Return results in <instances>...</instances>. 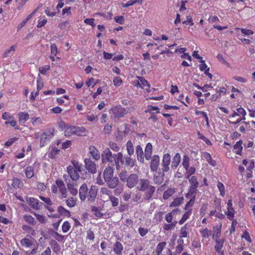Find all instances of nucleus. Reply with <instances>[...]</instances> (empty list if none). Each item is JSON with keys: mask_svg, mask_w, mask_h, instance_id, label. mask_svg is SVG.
Segmentation results:
<instances>
[{"mask_svg": "<svg viewBox=\"0 0 255 255\" xmlns=\"http://www.w3.org/2000/svg\"><path fill=\"white\" fill-rule=\"evenodd\" d=\"M137 189L144 192L143 199L146 201L151 199L155 191V187L150 184L149 180L144 178L139 180Z\"/></svg>", "mask_w": 255, "mask_h": 255, "instance_id": "nucleus-1", "label": "nucleus"}, {"mask_svg": "<svg viewBox=\"0 0 255 255\" xmlns=\"http://www.w3.org/2000/svg\"><path fill=\"white\" fill-rule=\"evenodd\" d=\"M101 157L103 163L109 162L110 166H114L116 165L118 167L120 166L119 162L122 159V153L119 152L117 154H113L109 148H106L103 152Z\"/></svg>", "mask_w": 255, "mask_h": 255, "instance_id": "nucleus-2", "label": "nucleus"}, {"mask_svg": "<svg viewBox=\"0 0 255 255\" xmlns=\"http://www.w3.org/2000/svg\"><path fill=\"white\" fill-rule=\"evenodd\" d=\"M72 165H69L67 167V175L72 181H77L80 178L79 172L83 170V166L79 162L72 161Z\"/></svg>", "mask_w": 255, "mask_h": 255, "instance_id": "nucleus-3", "label": "nucleus"}, {"mask_svg": "<svg viewBox=\"0 0 255 255\" xmlns=\"http://www.w3.org/2000/svg\"><path fill=\"white\" fill-rule=\"evenodd\" d=\"M63 178L69 192L73 196H76L78 194V190L77 188L78 184L77 181H72L66 174L63 175Z\"/></svg>", "mask_w": 255, "mask_h": 255, "instance_id": "nucleus-4", "label": "nucleus"}, {"mask_svg": "<svg viewBox=\"0 0 255 255\" xmlns=\"http://www.w3.org/2000/svg\"><path fill=\"white\" fill-rule=\"evenodd\" d=\"M55 129L54 128H48L44 130L41 134L40 137V147L44 146L45 144L50 142L54 136Z\"/></svg>", "mask_w": 255, "mask_h": 255, "instance_id": "nucleus-5", "label": "nucleus"}, {"mask_svg": "<svg viewBox=\"0 0 255 255\" xmlns=\"http://www.w3.org/2000/svg\"><path fill=\"white\" fill-rule=\"evenodd\" d=\"M187 179L189 180L190 186L188 189V192L186 196L187 197L188 196H192L193 195H196L197 191V188L199 186V182L197 177L195 176H192L191 177Z\"/></svg>", "mask_w": 255, "mask_h": 255, "instance_id": "nucleus-6", "label": "nucleus"}, {"mask_svg": "<svg viewBox=\"0 0 255 255\" xmlns=\"http://www.w3.org/2000/svg\"><path fill=\"white\" fill-rule=\"evenodd\" d=\"M85 129L83 127H77L75 126H67L65 130V135L70 136L72 134L80 135L81 133H83Z\"/></svg>", "mask_w": 255, "mask_h": 255, "instance_id": "nucleus-7", "label": "nucleus"}, {"mask_svg": "<svg viewBox=\"0 0 255 255\" xmlns=\"http://www.w3.org/2000/svg\"><path fill=\"white\" fill-rule=\"evenodd\" d=\"M112 114L116 118H121L124 117L128 113V111L121 106H117L112 108L111 110Z\"/></svg>", "mask_w": 255, "mask_h": 255, "instance_id": "nucleus-8", "label": "nucleus"}, {"mask_svg": "<svg viewBox=\"0 0 255 255\" xmlns=\"http://www.w3.org/2000/svg\"><path fill=\"white\" fill-rule=\"evenodd\" d=\"M171 163V156L169 153L164 154L161 162L163 172H167L170 169L169 165Z\"/></svg>", "mask_w": 255, "mask_h": 255, "instance_id": "nucleus-9", "label": "nucleus"}, {"mask_svg": "<svg viewBox=\"0 0 255 255\" xmlns=\"http://www.w3.org/2000/svg\"><path fill=\"white\" fill-rule=\"evenodd\" d=\"M56 184L57 185L58 189L60 191V198L61 199L66 198L68 195V192L63 181L59 179L56 180Z\"/></svg>", "mask_w": 255, "mask_h": 255, "instance_id": "nucleus-10", "label": "nucleus"}, {"mask_svg": "<svg viewBox=\"0 0 255 255\" xmlns=\"http://www.w3.org/2000/svg\"><path fill=\"white\" fill-rule=\"evenodd\" d=\"M138 182H139V180L137 174L132 173L128 177V180L127 181V186L129 188H132L135 186Z\"/></svg>", "mask_w": 255, "mask_h": 255, "instance_id": "nucleus-11", "label": "nucleus"}, {"mask_svg": "<svg viewBox=\"0 0 255 255\" xmlns=\"http://www.w3.org/2000/svg\"><path fill=\"white\" fill-rule=\"evenodd\" d=\"M98 190V188L97 186L92 185L91 186L87 197L89 202L92 203L95 201L97 197Z\"/></svg>", "mask_w": 255, "mask_h": 255, "instance_id": "nucleus-12", "label": "nucleus"}, {"mask_svg": "<svg viewBox=\"0 0 255 255\" xmlns=\"http://www.w3.org/2000/svg\"><path fill=\"white\" fill-rule=\"evenodd\" d=\"M160 162L159 156L157 155H154L151 157L150 164V170L152 171H155L157 170Z\"/></svg>", "mask_w": 255, "mask_h": 255, "instance_id": "nucleus-13", "label": "nucleus"}, {"mask_svg": "<svg viewBox=\"0 0 255 255\" xmlns=\"http://www.w3.org/2000/svg\"><path fill=\"white\" fill-rule=\"evenodd\" d=\"M120 161L122 164L130 167H132L135 164V160L132 158L130 155H126L123 157L122 154V159L120 160Z\"/></svg>", "mask_w": 255, "mask_h": 255, "instance_id": "nucleus-14", "label": "nucleus"}, {"mask_svg": "<svg viewBox=\"0 0 255 255\" xmlns=\"http://www.w3.org/2000/svg\"><path fill=\"white\" fill-rule=\"evenodd\" d=\"M227 206L228 210L227 212L225 213V214H226L228 219L230 220H233L234 218L235 211L233 207V203L231 199L228 200Z\"/></svg>", "mask_w": 255, "mask_h": 255, "instance_id": "nucleus-15", "label": "nucleus"}, {"mask_svg": "<svg viewBox=\"0 0 255 255\" xmlns=\"http://www.w3.org/2000/svg\"><path fill=\"white\" fill-rule=\"evenodd\" d=\"M26 201L29 205L35 210H39L41 208L42 203L36 198H29Z\"/></svg>", "mask_w": 255, "mask_h": 255, "instance_id": "nucleus-16", "label": "nucleus"}, {"mask_svg": "<svg viewBox=\"0 0 255 255\" xmlns=\"http://www.w3.org/2000/svg\"><path fill=\"white\" fill-rule=\"evenodd\" d=\"M88 188L87 184H83L79 189V197L81 201H84L88 195Z\"/></svg>", "mask_w": 255, "mask_h": 255, "instance_id": "nucleus-17", "label": "nucleus"}, {"mask_svg": "<svg viewBox=\"0 0 255 255\" xmlns=\"http://www.w3.org/2000/svg\"><path fill=\"white\" fill-rule=\"evenodd\" d=\"M35 242H36V241L34 239L28 236L20 241V244L22 246L28 248L31 247Z\"/></svg>", "mask_w": 255, "mask_h": 255, "instance_id": "nucleus-18", "label": "nucleus"}, {"mask_svg": "<svg viewBox=\"0 0 255 255\" xmlns=\"http://www.w3.org/2000/svg\"><path fill=\"white\" fill-rule=\"evenodd\" d=\"M216 245L215 246V250L220 255H223L222 249L224 246L225 240L224 239H215Z\"/></svg>", "mask_w": 255, "mask_h": 255, "instance_id": "nucleus-19", "label": "nucleus"}, {"mask_svg": "<svg viewBox=\"0 0 255 255\" xmlns=\"http://www.w3.org/2000/svg\"><path fill=\"white\" fill-rule=\"evenodd\" d=\"M85 164L86 169L89 172L94 173L96 172V165L90 159H86Z\"/></svg>", "mask_w": 255, "mask_h": 255, "instance_id": "nucleus-20", "label": "nucleus"}, {"mask_svg": "<svg viewBox=\"0 0 255 255\" xmlns=\"http://www.w3.org/2000/svg\"><path fill=\"white\" fill-rule=\"evenodd\" d=\"M113 166H108L104 171V178L105 181L112 178L114 175V169Z\"/></svg>", "mask_w": 255, "mask_h": 255, "instance_id": "nucleus-21", "label": "nucleus"}, {"mask_svg": "<svg viewBox=\"0 0 255 255\" xmlns=\"http://www.w3.org/2000/svg\"><path fill=\"white\" fill-rule=\"evenodd\" d=\"M89 153L91 156L95 160H98L100 158V154L98 150L93 145H91L89 147Z\"/></svg>", "mask_w": 255, "mask_h": 255, "instance_id": "nucleus-22", "label": "nucleus"}, {"mask_svg": "<svg viewBox=\"0 0 255 255\" xmlns=\"http://www.w3.org/2000/svg\"><path fill=\"white\" fill-rule=\"evenodd\" d=\"M110 188H115L119 184V180L117 177H113L105 181Z\"/></svg>", "mask_w": 255, "mask_h": 255, "instance_id": "nucleus-23", "label": "nucleus"}, {"mask_svg": "<svg viewBox=\"0 0 255 255\" xmlns=\"http://www.w3.org/2000/svg\"><path fill=\"white\" fill-rule=\"evenodd\" d=\"M152 153V145L151 143L148 142L147 143L144 153V158L147 160H149L151 157Z\"/></svg>", "mask_w": 255, "mask_h": 255, "instance_id": "nucleus-24", "label": "nucleus"}, {"mask_svg": "<svg viewBox=\"0 0 255 255\" xmlns=\"http://www.w3.org/2000/svg\"><path fill=\"white\" fill-rule=\"evenodd\" d=\"M164 177V172H159L157 174H154L153 177L154 183L157 185L161 184L163 180Z\"/></svg>", "mask_w": 255, "mask_h": 255, "instance_id": "nucleus-25", "label": "nucleus"}, {"mask_svg": "<svg viewBox=\"0 0 255 255\" xmlns=\"http://www.w3.org/2000/svg\"><path fill=\"white\" fill-rule=\"evenodd\" d=\"M181 161V156L179 153H177L172 158L171 167L175 170L177 168Z\"/></svg>", "mask_w": 255, "mask_h": 255, "instance_id": "nucleus-26", "label": "nucleus"}, {"mask_svg": "<svg viewBox=\"0 0 255 255\" xmlns=\"http://www.w3.org/2000/svg\"><path fill=\"white\" fill-rule=\"evenodd\" d=\"M136 154L137 155V160L141 163H143L144 159V153L143 151V149L141 146L139 145H137L136 147Z\"/></svg>", "mask_w": 255, "mask_h": 255, "instance_id": "nucleus-27", "label": "nucleus"}, {"mask_svg": "<svg viewBox=\"0 0 255 255\" xmlns=\"http://www.w3.org/2000/svg\"><path fill=\"white\" fill-rule=\"evenodd\" d=\"M190 227V225L187 223L180 228L179 231V237L180 238L187 237Z\"/></svg>", "mask_w": 255, "mask_h": 255, "instance_id": "nucleus-28", "label": "nucleus"}, {"mask_svg": "<svg viewBox=\"0 0 255 255\" xmlns=\"http://www.w3.org/2000/svg\"><path fill=\"white\" fill-rule=\"evenodd\" d=\"M124 250V247L122 244L120 242H116L113 245V251L118 255L122 254V251Z\"/></svg>", "mask_w": 255, "mask_h": 255, "instance_id": "nucleus-29", "label": "nucleus"}, {"mask_svg": "<svg viewBox=\"0 0 255 255\" xmlns=\"http://www.w3.org/2000/svg\"><path fill=\"white\" fill-rule=\"evenodd\" d=\"M18 117L19 119V123L20 124H23L29 119V115L27 113L20 112L18 114Z\"/></svg>", "mask_w": 255, "mask_h": 255, "instance_id": "nucleus-30", "label": "nucleus"}, {"mask_svg": "<svg viewBox=\"0 0 255 255\" xmlns=\"http://www.w3.org/2000/svg\"><path fill=\"white\" fill-rule=\"evenodd\" d=\"M203 157L206 160V161L212 166H214L216 165V161L213 160L211 154L207 152L203 153Z\"/></svg>", "mask_w": 255, "mask_h": 255, "instance_id": "nucleus-31", "label": "nucleus"}, {"mask_svg": "<svg viewBox=\"0 0 255 255\" xmlns=\"http://www.w3.org/2000/svg\"><path fill=\"white\" fill-rule=\"evenodd\" d=\"M178 211H179V210L178 209H176L175 210H173L171 212L167 214L165 218L166 221L168 223H172L174 221L173 220V215H174L175 213Z\"/></svg>", "mask_w": 255, "mask_h": 255, "instance_id": "nucleus-32", "label": "nucleus"}, {"mask_svg": "<svg viewBox=\"0 0 255 255\" xmlns=\"http://www.w3.org/2000/svg\"><path fill=\"white\" fill-rule=\"evenodd\" d=\"M58 212L62 216H64L66 217H70L71 216L70 212L65 209L63 206H59L57 208Z\"/></svg>", "mask_w": 255, "mask_h": 255, "instance_id": "nucleus-33", "label": "nucleus"}, {"mask_svg": "<svg viewBox=\"0 0 255 255\" xmlns=\"http://www.w3.org/2000/svg\"><path fill=\"white\" fill-rule=\"evenodd\" d=\"M16 49L15 45H12L9 49H6L3 54V57L5 58L11 56Z\"/></svg>", "mask_w": 255, "mask_h": 255, "instance_id": "nucleus-34", "label": "nucleus"}, {"mask_svg": "<svg viewBox=\"0 0 255 255\" xmlns=\"http://www.w3.org/2000/svg\"><path fill=\"white\" fill-rule=\"evenodd\" d=\"M242 141L240 140L236 142V144L234 146V152L237 154L240 155L243 149L242 146Z\"/></svg>", "mask_w": 255, "mask_h": 255, "instance_id": "nucleus-35", "label": "nucleus"}, {"mask_svg": "<svg viewBox=\"0 0 255 255\" xmlns=\"http://www.w3.org/2000/svg\"><path fill=\"white\" fill-rule=\"evenodd\" d=\"M166 245V243L165 242H162L158 243L156 247L155 252L156 255H160V254L162 253V252L165 248Z\"/></svg>", "mask_w": 255, "mask_h": 255, "instance_id": "nucleus-36", "label": "nucleus"}, {"mask_svg": "<svg viewBox=\"0 0 255 255\" xmlns=\"http://www.w3.org/2000/svg\"><path fill=\"white\" fill-rule=\"evenodd\" d=\"M177 223V221L174 220L172 223L165 224L163 226L164 231H171L174 229Z\"/></svg>", "mask_w": 255, "mask_h": 255, "instance_id": "nucleus-37", "label": "nucleus"}, {"mask_svg": "<svg viewBox=\"0 0 255 255\" xmlns=\"http://www.w3.org/2000/svg\"><path fill=\"white\" fill-rule=\"evenodd\" d=\"M199 233H200L202 237L205 239L208 238L210 236H211L212 231L208 230L207 228H205L204 229H200L199 230Z\"/></svg>", "mask_w": 255, "mask_h": 255, "instance_id": "nucleus-38", "label": "nucleus"}, {"mask_svg": "<svg viewBox=\"0 0 255 255\" xmlns=\"http://www.w3.org/2000/svg\"><path fill=\"white\" fill-rule=\"evenodd\" d=\"M101 209L97 207L93 206L91 208V211L98 218H102L105 214L101 212Z\"/></svg>", "mask_w": 255, "mask_h": 255, "instance_id": "nucleus-39", "label": "nucleus"}, {"mask_svg": "<svg viewBox=\"0 0 255 255\" xmlns=\"http://www.w3.org/2000/svg\"><path fill=\"white\" fill-rule=\"evenodd\" d=\"M175 192V188H169L164 191L163 195V198L164 199H167L170 197L172 196L173 194Z\"/></svg>", "mask_w": 255, "mask_h": 255, "instance_id": "nucleus-40", "label": "nucleus"}, {"mask_svg": "<svg viewBox=\"0 0 255 255\" xmlns=\"http://www.w3.org/2000/svg\"><path fill=\"white\" fill-rule=\"evenodd\" d=\"M22 229L32 236H35L36 235V233L35 230L31 227L27 225H23L22 226Z\"/></svg>", "mask_w": 255, "mask_h": 255, "instance_id": "nucleus-41", "label": "nucleus"}, {"mask_svg": "<svg viewBox=\"0 0 255 255\" xmlns=\"http://www.w3.org/2000/svg\"><path fill=\"white\" fill-rule=\"evenodd\" d=\"M126 146L128 155H132L134 153V148L131 140H128L127 142Z\"/></svg>", "mask_w": 255, "mask_h": 255, "instance_id": "nucleus-42", "label": "nucleus"}, {"mask_svg": "<svg viewBox=\"0 0 255 255\" xmlns=\"http://www.w3.org/2000/svg\"><path fill=\"white\" fill-rule=\"evenodd\" d=\"M25 173L27 178H31L34 176V170L32 167L28 166L25 169Z\"/></svg>", "mask_w": 255, "mask_h": 255, "instance_id": "nucleus-43", "label": "nucleus"}, {"mask_svg": "<svg viewBox=\"0 0 255 255\" xmlns=\"http://www.w3.org/2000/svg\"><path fill=\"white\" fill-rule=\"evenodd\" d=\"M77 199L74 197H70L66 200V205L70 208L74 207L76 205Z\"/></svg>", "mask_w": 255, "mask_h": 255, "instance_id": "nucleus-44", "label": "nucleus"}, {"mask_svg": "<svg viewBox=\"0 0 255 255\" xmlns=\"http://www.w3.org/2000/svg\"><path fill=\"white\" fill-rule=\"evenodd\" d=\"M187 211L184 214L181 219L179 221V223L180 225L183 224L190 217L191 215V210H186Z\"/></svg>", "mask_w": 255, "mask_h": 255, "instance_id": "nucleus-45", "label": "nucleus"}, {"mask_svg": "<svg viewBox=\"0 0 255 255\" xmlns=\"http://www.w3.org/2000/svg\"><path fill=\"white\" fill-rule=\"evenodd\" d=\"M12 185L14 188H18L22 186L23 182L19 179L17 178H14L12 180Z\"/></svg>", "mask_w": 255, "mask_h": 255, "instance_id": "nucleus-46", "label": "nucleus"}, {"mask_svg": "<svg viewBox=\"0 0 255 255\" xmlns=\"http://www.w3.org/2000/svg\"><path fill=\"white\" fill-rule=\"evenodd\" d=\"M109 199L111 202L112 207H116L119 206L120 203V200L119 198L113 195H111L109 197Z\"/></svg>", "mask_w": 255, "mask_h": 255, "instance_id": "nucleus-47", "label": "nucleus"}, {"mask_svg": "<svg viewBox=\"0 0 255 255\" xmlns=\"http://www.w3.org/2000/svg\"><path fill=\"white\" fill-rule=\"evenodd\" d=\"M243 163L247 167V169L250 171L255 166L254 162L252 160L248 161L245 159L243 161Z\"/></svg>", "mask_w": 255, "mask_h": 255, "instance_id": "nucleus-48", "label": "nucleus"}, {"mask_svg": "<svg viewBox=\"0 0 255 255\" xmlns=\"http://www.w3.org/2000/svg\"><path fill=\"white\" fill-rule=\"evenodd\" d=\"M186 172L185 173V178H189L191 177V175L193 174L195 172V168L193 167H188L187 169H186Z\"/></svg>", "mask_w": 255, "mask_h": 255, "instance_id": "nucleus-49", "label": "nucleus"}, {"mask_svg": "<svg viewBox=\"0 0 255 255\" xmlns=\"http://www.w3.org/2000/svg\"><path fill=\"white\" fill-rule=\"evenodd\" d=\"M189 161L190 158L189 156L187 155H185L183 158L182 165L185 169H187L189 167Z\"/></svg>", "mask_w": 255, "mask_h": 255, "instance_id": "nucleus-50", "label": "nucleus"}, {"mask_svg": "<svg viewBox=\"0 0 255 255\" xmlns=\"http://www.w3.org/2000/svg\"><path fill=\"white\" fill-rule=\"evenodd\" d=\"M183 200V197L176 198L171 203L170 206L174 207H177L182 203Z\"/></svg>", "mask_w": 255, "mask_h": 255, "instance_id": "nucleus-51", "label": "nucleus"}, {"mask_svg": "<svg viewBox=\"0 0 255 255\" xmlns=\"http://www.w3.org/2000/svg\"><path fill=\"white\" fill-rule=\"evenodd\" d=\"M23 218L26 222L32 225H35V220L32 217V216H31L30 215H29V214L25 215L23 216Z\"/></svg>", "mask_w": 255, "mask_h": 255, "instance_id": "nucleus-52", "label": "nucleus"}, {"mask_svg": "<svg viewBox=\"0 0 255 255\" xmlns=\"http://www.w3.org/2000/svg\"><path fill=\"white\" fill-rule=\"evenodd\" d=\"M192 196H193V197L191 198L190 200L187 203V204L185 206V210H188V211L189 210H192L191 207H192V206L195 202V195H193Z\"/></svg>", "mask_w": 255, "mask_h": 255, "instance_id": "nucleus-53", "label": "nucleus"}, {"mask_svg": "<svg viewBox=\"0 0 255 255\" xmlns=\"http://www.w3.org/2000/svg\"><path fill=\"white\" fill-rule=\"evenodd\" d=\"M109 146L112 150L115 152H118L120 149V146L116 143L112 141L109 142Z\"/></svg>", "mask_w": 255, "mask_h": 255, "instance_id": "nucleus-54", "label": "nucleus"}, {"mask_svg": "<svg viewBox=\"0 0 255 255\" xmlns=\"http://www.w3.org/2000/svg\"><path fill=\"white\" fill-rule=\"evenodd\" d=\"M50 245L54 252H56L60 249L59 245L55 240L51 241L50 242Z\"/></svg>", "mask_w": 255, "mask_h": 255, "instance_id": "nucleus-55", "label": "nucleus"}, {"mask_svg": "<svg viewBox=\"0 0 255 255\" xmlns=\"http://www.w3.org/2000/svg\"><path fill=\"white\" fill-rule=\"evenodd\" d=\"M100 194L101 196L104 195H108L109 198L110 197V196L112 195L111 191L109 190L107 188L104 187L101 188Z\"/></svg>", "mask_w": 255, "mask_h": 255, "instance_id": "nucleus-56", "label": "nucleus"}, {"mask_svg": "<svg viewBox=\"0 0 255 255\" xmlns=\"http://www.w3.org/2000/svg\"><path fill=\"white\" fill-rule=\"evenodd\" d=\"M53 237L59 242H62L65 239V237L64 236L59 234L56 232H54L53 234Z\"/></svg>", "mask_w": 255, "mask_h": 255, "instance_id": "nucleus-57", "label": "nucleus"}, {"mask_svg": "<svg viewBox=\"0 0 255 255\" xmlns=\"http://www.w3.org/2000/svg\"><path fill=\"white\" fill-rule=\"evenodd\" d=\"M123 83V81L120 77H115L113 79V84L114 86L119 87Z\"/></svg>", "mask_w": 255, "mask_h": 255, "instance_id": "nucleus-58", "label": "nucleus"}, {"mask_svg": "<svg viewBox=\"0 0 255 255\" xmlns=\"http://www.w3.org/2000/svg\"><path fill=\"white\" fill-rule=\"evenodd\" d=\"M60 150L57 148H53L51 149L49 153V157L52 158L56 157V155L59 154Z\"/></svg>", "mask_w": 255, "mask_h": 255, "instance_id": "nucleus-59", "label": "nucleus"}, {"mask_svg": "<svg viewBox=\"0 0 255 255\" xmlns=\"http://www.w3.org/2000/svg\"><path fill=\"white\" fill-rule=\"evenodd\" d=\"M137 78L140 81V83L141 84V86H147L148 87H150V85L148 84L147 81L144 77L141 76H137Z\"/></svg>", "mask_w": 255, "mask_h": 255, "instance_id": "nucleus-60", "label": "nucleus"}, {"mask_svg": "<svg viewBox=\"0 0 255 255\" xmlns=\"http://www.w3.org/2000/svg\"><path fill=\"white\" fill-rule=\"evenodd\" d=\"M71 228L70 223L68 221L64 222L63 224L62 229L63 233L68 232Z\"/></svg>", "mask_w": 255, "mask_h": 255, "instance_id": "nucleus-61", "label": "nucleus"}, {"mask_svg": "<svg viewBox=\"0 0 255 255\" xmlns=\"http://www.w3.org/2000/svg\"><path fill=\"white\" fill-rule=\"evenodd\" d=\"M138 231L141 237H144L148 233V229L146 228L140 227L138 228Z\"/></svg>", "mask_w": 255, "mask_h": 255, "instance_id": "nucleus-62", "label": "nucleus"}, {"mask_svg": "<svg viewBox=\"0 0 255 255\" xmlns=\"http://www.w3.org/2000/svg\"><path fill=\"white\" fill-rule=\"evenodd\" d=\"M217 187L220 192V195L223 197L224 196L225 187L223 184L220 182H219L217 184Z\"/></svg>", "mask_w": 255, "mask_h": 255, "instance_id": "nucleus-63", "label": "nucleus"}, {"mask_svg": "<svg viewBox=\"0 0 255 255\" xmlns=\"http://www.w3.org/2000/svg\"><path fill=\"white\" fill-rule=\"evenodd\" d=\"M239 29L241 30L244 36H249L250 35H252L254 33V32L250 29L245 28H241Z\"/></svg>", "mask_w": 255, "mask_h": 255, "instance_id": "nucleus-64", "label": "nucleus"}]
</instances>
